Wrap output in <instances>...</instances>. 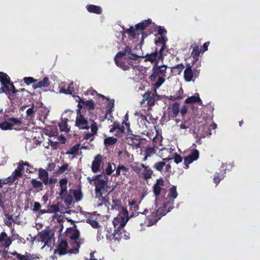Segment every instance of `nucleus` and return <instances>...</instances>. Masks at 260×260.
<instances>
[{"mask_svg":"<svg viewBox=\"0 0 260 260\" xmlns=\"http://www.w3.org/2000/svg\"><path fill=\"white\" fill-rule=\"evenodd\" d=\"M154 28H155L154 23L148 19L136 24L135 27L131 26L126 29V32L133 39L138 37L140 35H142L141 43H142L144 39L148 36L146 32H145L144 31H148L149 34H151L153 33Z\"/></svg>","mask_w":260,"mask_h":260,"instance_id":"obj_1","label":"nucleus"},{"mask_svg":"<svg viewBox=\"0 0 260 260\" xmlns=\"http://www.w3.org/2000/svg\"><path fill=\"white\" fill-rule=\"evenodd\" d=\"M124 56H127L128 59L133 60H137L140 57V56L132 52L131 48L128 46H126L121 51L117 52L114 57L115 64L124 71H128L130 69V66H133V62L132 61L125 62L122 58Z\"/></svg>","mask_w":260,"mask_h":260,"instance_id":"obj_2","label":"nucleus"},{"mask_svg":"<svg viewBox=\"0 0 260 260\" xmlns=\"http://www.w3.org/2000/svg\"><path fill=\"white\" fill-rule=\"evenodd\" d=\"M95 186V198L98 199L99 201L101 202L99 204V206H101L103 204L108 205L110 204V202L106 197H104L103 194L106 192H108V194H109L113 189L108 191V189L110 187L108 185V180L106 176L105 179H101L96 180V182H94Z\"/></svg>","mask_w":260,"mask_h":260,"instance_id":"obj_3","label":"nucleus"},{"mask_svg":"<svg viewBox=\"0 0 260 260\" xmlns=\"http://www.w3.org/2000/svg\"><path fill=\"white\" fill-rule=\"evenodd\" d=\"M127 222V219L123 220L118 218H114L113 220L114 225V232L112 234V239L118 241L124 239L127 240L129 239L130 234L127 232L124 228Z\"/></svg>","mask_w":260,"mask_h":260,"instance_id":"obj_4","label":"nucleus"},{"mask_svg":"<svg viewBox=\"0 0 260 260\" xmlns=\"http://www.w3.org/2000/svg\"><path fill=\"white\" fill-rule=\"evenodd\" d=\"M167 66L166 65L158 66L154 64L152 68V73L149 76V79L151 82H154L156 80L154 84V87L155 88H158L165 81V77L167 76Z\"/></svg>","mask_w":260,"mask_h":260,"instance_id":"obj_5","label":"nucleus"},{"mask_svg":"<svg viewBox=\"0 0 260 260\" xmlns=\"http://www.w3.org/2000/svg\"><path fill=\"white\" fill-rule=\"evenodd\" d=\"M0 207L6 217V219L9 220L13 219V215L8 213L10 208L12 207V199L8 190L0 192Z\"/></svg>","mask_w":260,"mask_h":260,"instance_id":"obj_6","label":"nucleus"},{"mask_svg":"<svg viewBox=\"0 0 260 260\" xmlns=\"http://www.w3.org/2000/svg\"><path fill=\"white\" fill-rule=\"evenodd\" d=\"M200 73V70L194 68L193 63H192L191 66L190 64H187L184 71V80L186 82H190L192 80L194 81L199 76Z\"/></svg>","mask_w":260,"mask_h":260,"instance_id":"obj_7","label":"nucleus"},{"mask_svg":"<svg viewBox=\"0 0 260 260\" xmlns=\"http://www.w3.org/2000/svg\"><path fill=\"white\" fill-rule=\"evenodd\" d=\"M21 120L16 118H9L7 120H5L0 123V128L2 130L12 129V127L16 126L15 129H21L22 127Z\"/></svg>","mask_w":260,"mask_h":260,"instance_id":"obj_8","label":"nucleus"},{"mask_svg":"<svg viewBox=\"0 0 260 260\" xmlns=\"http://www.w3.org/2000/svg\"><path fill=\"white\" fill-rule=\"evenodd\" d=\"M91 120L88 121L85 116L81 113L80 109L77 110V116L76 118L75 125L79 129H88L90 127Z\"/></svg>","mask_w":260,"mask_h":260,"instance_id":"obj_9","label":"nucleus"},{"mask_svg":"<svg viewBox=\"0 0 260 260\" xmlns=\"http://www.w3.org/2000/svg\"><path fill=\"white\" fill-rule=\"evenodd\" d=\"M145 61H149L151 63H154L155 64H157L160 60H162L164 57L162 56V52H159L157 48L155 51L150 53H147L144 56Z\"/></svg>","mask_w":260,"mask_h":260,"instance_id":"obj_10","label":"nucleus"},{"mask_svg":"<svg viewBox=\"0 0 260 260\" xmlns=\"http://www.w3.org/2000/svg\"><path fill=\"white\" fill-rule=\"evenodd\" d=\"M148 212V210L146 209H145L144 211L142 213L138 212L135 213L134 212H133L131 216L128 217V212L127 209L124 207H121V211H120V214L116 218H120V219H123V220L127 219L128 221L130 218L135 216V215L137 216L139 214V213L146 215Z\"/></svg>","mask_w":260,"mask_h":260,"instance_id":"obj_11","label":"nucleus"},{"mask_svg":"<svg viewBox=\"0 0 260 260\" xmlns=\"http://www.w3.org/2000/svg\"><path fill=\"white\" fill-rule=\"evenodd\" d=\"M90 128H91V133L84 132L83 134V139L85 140H89L91 142L93 141L94 136L97 134L98 131L96 122L92 120Z\"/></svg>","mask_w":260,"mask_h":260,"instance_id":"obj_12","label":"nucleus"},{"mask_svg":"<svg viewBox=\"0 0 260 260\" xmlns=\"http://www.w3.org/2000/svg\"><path fill=\"white\" fill-rule=\"evenodd\" d=\"M10 254L13 255L14 260H34L40 259V257L37 254H30L25 252V254L17 253L16 251L13 252Z\"/></svg>","mask_w":260,"mask_h":260,"instance_id":"obj_13","label":"nucleus"},{"mask_svg":"<svg viewBox=\"0 0 260 260\" xmlns=\"http://www.w3.org/2000/svg\"><path fill=\"white\" fill-rule=\"evenodd\" d=\"M157 96L156 91L155 89L154 91H147L143 95V101H147L149 106H152L155 104V98Z\"/></svg>","mask_w":260,"mask_h":260,"instance_id":"obj_14","label":"nucleus"},{"mask_svg":"<svg viewBox=\"0 0 260 260\" xmlns=\"http://www.w3.org/2000/svg\"><path fill=\"white\" fill-rule=\"evenodd\" d=\"M77 97L78 98V100H77V101L78 102V107L79 109H81L83 106L85 109H87L88 110H93L94 109L95 105L92 100L85 101L79 96H77Z\"/></svg>","mask_w":260,"mask_h":260,"instance_id":"obj_15","label":"nucleus"},{"mask_svg":"<svg viewBox=\"0 0 260 260\" xmlns=\"http://www.w3.org/2000/svg\"><path fill=\"white\" fill-rule=\"evenodd\" d=\"M199 157V152L198 150L194 149L192 151L190 154L184 158V165L185 166V168L188 169L189 165L197 160Z\"/></svg>","mask_w":260,"mask_h":260,"instance_id":"obj_16","label":"nucleus"},{"mask_svg":"<svg viewBox=\"0 0 260 260\" xmlns=\"http://www.w3.org/2000/svg\"><path fill=\"white\" fill-rule=\"evenodd\" d=\"M103 156L101 154L96 155L91 164V170L93 173L100 171L101 166L102 164Z\"/></svg>","mask_w":260,"mask_h":260,"instance_id":"obj_17","label":"nucleus"},{"mask_svg":"<svg viewBox=\"0 0 260 260\" xmlns=\"http://www.w3.org/2000/svg\"><path fill=\"white\" fill-rule=\"evenodd\" d=\"M165 168V172L166 173H168V175H170L171 170V166L169 164H166V162L164 161H158L155 162L153 166V168L158 171L161 172Z\"/></svg>","mask_w":260,"mask_h":260,"instance_id":"obj_18","label":"nucleus"},{"mask_svg":"<svg viewBox=\"0 0 260 260\" xmlns=\"http://www.w3.org/2000/svg\"><path fill=\"white\" fill-rule=\"evenodd\" d=\"M164 181L162 178L156 180V183L153 186V192L156 197L159 196L162 190H164Z\"/></svg>","mask_w":260,"mask_h":260,"instance_id":"obj_19","label":"nucleus"},{"mask_svg":"<svg viewBox=\"0 0 260 260\" xmlns=\"http://www.w3.org/2000/svg\"><path fill=\"white\" fill-rule=\"evenodd\" d=\"M141 167L144 170L141 173L140 177L145 180L151 179L153 173L152 170L148 166H146L143 164H141Z\"/></svg>","mask_w":260,"mask_h":260,"instance_id":"obj_20","label":"nucleus"},{"mask_svg":"<svg viewBox=\"0 0 260 260\" xmlns=\"http://www.w3.org/2000/svg\"><path fill=\"white\" fill-rule=\"evenodd\" d=\"M112 127L110 128V132H116L115 135L116 136H119L121 134L125 132V127L123 125H121L118 121H114L113 124L112 125Z\"/></svg>","mask_w":260,"mask_h":260,"instance_id":"obj_21","label":"nucleus"},{"mask_svg":"<svg viewBox=\"0 0 260 260\" xmlns=\"http://www.w3.org/2000/svg\"><path fill=\"white\" fill-rule=\"evenodd\" d=\"M12 240L8 237L7 234L3 232L0 234V246H3L6 248L9 247L12 243Z\"/></svg>","mask_w":260,"mask_h":260,"instance_id":"obj_22","label":"nucleus"},{"mask_svg":"<svg viewBox=\"0 0 260 260\" xmlns=\"http://www.w3.org/2000/svg\"><path fill=\"white\" fill-rule=\"evenodd\" d=\"M39 240L47 245L51 240L50 232L49 231L45 230L39 234Z\"/></svg>","mask_w":260,"mask_h":260,"instance_id":"obj_23","label":"nucleus"},{"mask_svg":"<svg viewBox=\"0 0 260 260\" xmlns=\"http://www.w3.org/2000/svg\"><path fill=\"white\" fill-rule=\"evenodd\" d=\"M68 244L66 240H62L59 242L57 250L58 254L60 255H64L68 253L67 248Z\"/></svg>","mask_w":260,"mask_h":260,"instance_id":"obj_24","label":"nucleus"},{"mask_svg":"<svg viewBox=\"0 0 260 260\" xmlns=\"http://www.w3.org/2000/svg\"><path fill=\"white\" fill-rule=\"evenodd\" d=\"M38 177L45 185H47L48 184V178H49V174L46 170L42 168L39 169Z\"/></svg>","mask_w":260,"mask_h":260,"instance_id":"obj_25","label":"nucleus"},{"mask_svg":"<svg viewBox=\"0 0 260 260\" xmlns=\"http://www.w3.org/2000/svg\"><path fill=\"white\" fill-rule=\"evenodd\" d=\"M197 103L199 105H202L203 103L201 99L200 98L199 94L197 93L194 95L187 98L185 101V103L186 104H190Z\"/></svg>","mask_w":260,"mask_h":260,"instance_id":"obj_26","label":"nucleus"},{"mask_svg":"<svg viewBox=\"0 0 260 260\" xmlns=\"http://www.w3.org/2000/svg\"><path fill=\"white\" fill-rule=\"evenodd\" d=\"M37 82L36 84H34L32 85L34 89L47 87L50 84V82L47 77H44L42 80Z\"/></svg>","mask_w":260,"mask_h":260,"instance_id":"obj_27","label":"nucleus"},{"mask_svg":"<svg viewBox=\"0 0 260 260\" xmlns=\"http://www.w3.org/2000/svg\"><path fill=\"white\" fill-rule=\"evenodd\" d=\"M87 11L90 13H94L98 15L102 14V8L99 6L94 5H88L86 6Z\"/></svg>","mask_w":260,"mask_h":260,"instance_id":"obj_28","label":"nucleus"},{"mask_svg":"<svg viewBox=\"0 0 260 260\" xmlns=\"http://www.w3.org/2000/svg\"><path fill=\"white\" fill-rule=\"evenodd\" d=\"M69 119L67 118H61V121L59 123L58 126L61 132L68 133L70 130V127L68 124Z\"/></svg>","mask_w":260,"mask_h":260,"instance_id":"obj_29","label":"nucleus"},{"mask_svg":"<svg viewBox=\"0 0 260 260\" xmlns=\"http://www.w3.org/2000/svg\"><path fill=\"white\" fill-rule=\"evenodd\" d=\"M184 68L185 67L182 63H180L171 67V71L172 75L174 76L180 75Z\"/></svg>","mask_w":260,"mask_h":260,"instance_id":"obj_30","label":"nucleus"},{"mask_svg":"<svg viewBox=\"0 0 260 260\" xmlns=\"http://www.w3.org/2000/svg\"><path fill=\"white\" fill-rule=\"evenodd\" d=\"M191 47H192L193 49L191 53V55L193 59V63H194L198 61L200 52H201V51L198 45H194V47L191 46Z\"/></svg>","mask_w":260,"mask_h":260,"instance_id":"obj_31","label":"nucleus"},{"mask_svg":"<svg viewBox=\"0 0 260 260\" xmlns=\"http://www.w3.org/2000/svg\"><path fill=\"white\" fill-rule=\"evenodd\" d=\"M129 139L131 141L130 143L131 145L136 147V148L140 147L142 140L140 136L138 135H133L131 137H129Z\"/></svg>","mask_w":260,"mask_h":260,"instance_id":"obj_32","label":"nucleus"},{"mask_svg":"<svg viewBox=\"0 0 260 260\" xmlns=\"http://www.w3.org/2000/svg\"><path fill=\"white\" fill-rule=\"evenodd\" d=\"M59 183L60 187L59 195L62 196L64 193L67 192L68 179L67 178H62L59 180Z\"/></svg>","mask_w":260,"mask_h":260,"instance_id":"obj_33","label":"nucleus"},{"mask_svg":"<svg viewBox=\"0 0 260 260\" xmlns=\"http://www.w3.org/2000/svg\"><path fill=\"white\" fill-rule=\"evenodd\" d=\"M22 174L20 171L18 170L17 169L12 173V175L11 177H9L8 178L7 183H13L17 178L21 177Z\"/></svg>","mask_w":260,"mask_h":260,"instance_id":"obj_34","label":"nucleus"},{"mask_svg":"<svg viewBox=\"0 0 260 260\" xmlns=\"http://www.w3.org/2000/svg\"><path fill=\"white\" fill-rule=\"evenodd\" d=\"M69 165L68 163L64 162L62 165L59 167L58 169L55 172L56 174H67L70 171Z\"/></svg>","mask_w":260,"mask_h":260,"instance_id":"obj_35","label":"nucleus"},{"mask_svg":"<svg viewBox=\"0 0 260 260\" xmlns=\"http://www.w3.org/2000/svg\"><path fill=\"white\" fill-rule=\"evenodd\" d=\"M170 109L172 117H176L180 112V104L178 103H175L172 105Z\"/></svg>","mask_w":260,"mask_h":260,"instance_id":"obj_36","label":"nucleus"},{"mask_svg":"<svg viewBox=\"0 0 260 260\" xmlns=\"http://www.w3.org/2000/svg\"><path fill=\"white\" fill-rule=\"evenodd\" d=\"M178 193L177 192V188L175 185L172 186L169 189V193L168 194L167 198L174 200L178 197Z\"/></svg>","mask_w":260,"mask_h":260,"instance_id":"obj_37","label":"nucleus"},{"mask_svg":"<svg viewBox=\"0 0 260 260\" xmlns=\"http://www.w3.org/2000/svg\"><path fill=\"white\" fill-rule=\"evenodd\" d=\"M8 84H10V83L2 84L3 86L0 88V94L4 92L8 95L10 100H12L13 98H11L10 94V86Z\"/></svg>","mask_w":260,"mask_h":260,"instance_id":"obj_38","label":"nucleus"},{"mask_svg":"<svg viewBox=\"0 0 260 260\" xmlns=\"http://www.w3.org/2000/svg\"><path fill=\"white\" fill-rule=\"evenodd\" d=\"M155 43L156 46H158L159 44L161 45V47L159 50V52H162L166 47V43L165 38L163 36L158 37L157 40H155Z\"/></svg>","mask_w":260,"mask_h":260,"instance_id":"obj_39","label":"nucleus"},{"mask_svg":"<svg viewBox=\"0 0 260 260\" xmlns=\"http://www.w3.org/2000/svg\"><path fill=\"white\" fill-rule=\"evenodd\" d=\"M30 183L32 187L35 189H40V190H43L44 183L41 181L37 180L36 179H32Z\"/></svg>","mask_w":260,"mask_h":260,"instance_id":"obj_40","label":"nucleus"},{"mask_svg":"<svg viewBox=\"0 0 260 260\" xmlns=\"http://www.w3.org/2000/svg\"><path fill=\"white\" fill-rule=\"evenodd\" d=\"M60 197L67 205H70L72 204L73 202L72 196L68 194L67 192L64 193L62 196H60Z\"/></svg>","mask_w":260,"mask_h":260,"instance_id":"obj_41","label":"nucleus"},{"mask_svg":"<svg viewBox=\"0 0 260 260\" xmlns=\"http://www.w3.org/2000/svg\"><path fill=\"white\" fill-rule=\"evenodd\" d=\"M169 211L162 205V207H159L156 211L155 214L161 218L165 216Z\"/></svg>","mask_w":260,"mask_h":260,"instance_id":"obj_42","label":"nucleus"},{"mask_svg":"<svg viewBox=\"0 0 260 260\" xmlns=\"http://www.w3.org/2000/svg\"><path fill=\"white\" fill-rule=\"evenodd\" d=\"M174 200L167 198L166 201L163 203V205L169 211L174 208Z\"/></svg>","mask_w":260,"mask_h":260,"instance_id":"obj_43","label":"nucleus"},{"mask_svg":"<svg viewBox=\"0 0 260 260\" xmlns=\"http://www.w3.org/2000/svg\"><path fill=\"white\" fill-rule=\"evenodd\" d=\"M117 139L112 137H108L105 138L104 141V143L106 146H111L114 145L117 142Z\"/></svg>","mask_w":260,"mask_h":260,"instance_id":"obj_44","label":"nucleus"},{"mask_svg":"<svg viewBox=\"0 0 260 260\" xmlns=\"http://www.w3.org/2000/svg\"><path fill=\"white\" fill-rule=\"evenodd\" d=\"M211 135V128L208 125H204L203 126V130L202 131L201 136L202 137L205 138L208 136Z\"/></svg>","mask_w":260,"mask_h":260,"instance_id":"obj_45","label":"nucleus"},{"mask_svg":"<svg viewBox=\"0 0 260 260\" xmlns=\"http://www.w3.org/2000/svg\"><path fill=\"white\" fill-rule=\"evenodd\" d=\"M0 81L2 84H5V83H10V79L6 73L0 72Z\"/></svg>","mask_w":260,"mask_h":260,"instance_id":"obj_46","label":"nucleus"},{"mask_svg":"<svg viewBox=\"0 0 260 260\" xmlns=\"http://www.w3.org/2000/svg\"><path fill=\"white\" fill-rule=\"evenodd\" d=\"M224 178V175L221 172H216L214 175L213 181L216 185Z\"/></svg>","mask_w":260,"mask_h":260,"instance_id":"obj_47","label":"nucleus"},{"mask_svg":"<svg viewBox=\"0 0 260 260\" xmlns=\"http://www.w3.org/2000/svg\"><path fill=\"white\" fill-rule=\"evenodd\" d=\"M160 219V217H158L156 214L153 215V217L148 219V226H152L156 224L157 222Z\"/></svg>","mask_w":260,"mask_h":260,"instance_id":"obj_48","label":"nucleus"},{"mask_svg":"<svg viewBox=\"0 0 260 260\" xmlns=\"http://www.w3.org/2000/svg\"><path fill=\"white\" fill-rule=\"evenodd\" d=\"M112 205L111 206L112 209H117L119 210V209L121 207V202L120 200L118 199H112Z\"/></svg>","mask_w":260,"mask_h":260,"instance_id":"obj_49","label":"nucleus"},{"mask_svg":"<svg viewBox=\"0 0 260 260\" xmlns=\"http://www.w3.org/2000/svg\"><path fill=\"white\" fill-rule=\"evenodd\" d=\"M70 191H72L73 196L75 198V199L76 201H80L82 198V194L80 190L77 189L70 190Z\"/></svg>","mask_w":260,"mask_h":260,"instance_id":"obj_50","label":"nucleus"},{"mask_svg":"<svg viewBox=\"0 0 260 260\" xmlns=\"http://www.w3.org/2000/svg\"><path fill=\"white\" fill-rule=\"evenodd\" d=\"M79 150V145L76 144L71 147L70 150L66 153L67 154L75 155L77 154Z\"/></svg>","mask_w":260,"mask_h":260,"instance_id":"obj_51","label":"nucleus"},{"mask_svg":"<svg viewBox=\"0 0 260 260\" xmlns=\"http://www.w3.org/2000/svg\"><path fill=\"white\" fill-rule=\"evenodd\" d=\"M86 222L89 224L94 229H97L99 227L98 221L92 218L87 219Z\"/></svg>","mask_w":260,"mask_h":260,"instance_id":"obj_52","label":"nucleus"},{"mask_svg":"<svg viewBox=\"0 0 260 260\" xmlns=\"http://www.w3.org/2000/svg\"><path fill=\"white\" fill-rule=\"evenodd\" d=\"M59 208L58 205L53 204L49 206L48 208V212L49 213H56L59 212Z\"/></svg>","mask_w":260,"mask_h":260,"instance_id":"obj_53","label":"nucleus"},{"mask_svg":"<svg viewBox=\"0 0 260 260\" xmlns=\"http://www.w3.org/2000/svg\"><path fill=\"white\" fill-rule=\"evenodd\" d=\"M154 26L155 28H154L153 32L155 31L156 29H157L158 34L160 35L161 36H162L163 35L167 34V31L164 27H162L160 26H157L155 24Z\"/></svg>","mask_w":260,"mask_h":260,"instance_id":"obj_54","label":"nucleus"},{"mask_svg":"<svg viewBox=\"0 0 260 260\" xmlns=\"http://www.w3.org/2000/svg\"><path fill=\"white\" fill-rule=\"evenodd\" d=\"M76 247L74 248L70 249L68 251H67L68 253L72 254H77L79 252V248L80 247V243L79 242H76Z\"/></svg>","mask_w":260,"mask_h":260,"instance_id":"obj_55","label":"nucleus"},{"mask_svg":"<svg viewBox=\"0 0 260 260\" xmlns=\"http://www.w3.org/2000/svg\"><path fill=\"white\" fill-rule=\"evenodd\" d=\"M80 237V233L78 230H75L74 233L71 235L70 237V239L71 240L74 241L76 244V242H77V240Z\"/></svg>","mask_w":260,"mask_h":260,"instance_id":"obj_56","label":"nucleus"},{"mask_svg":"<svg viewBox=\"0 0 260 260\" xmlns=\"http://www.w3.org/2000/svg\"><path fill=\"white\" fill-rule=\"evenodd\" d=\"M23 81L26 85H29V84H30L31 83L37 82L38 80L37 79H35L32 77H24L23 78Z\"/></svg>","mask_w":260,"mask_h":260,"instance_id":"obj_57","label":"nucleus"},{"mask_svg":"<svg viewBox=\"0 0 260 260\" xmlns=\"http://www.w3.org/2000/svg\"><path fill=\"white\" fill-rule=\"evenodd\" d=\"M154 147H147L145 151V154H147V156H150L151 154H155L156 151Z\"/></svg>","mask_w":260,"mask_h":260,"instance_id":"obj_58","label":"nucleus"},{"mask_svg":"<svg viewBox=\"0 0 260 260\" xmlns=\"http://www.w3.org/2000/svg\"><path fill=\"white\" fill-rule=\"evenodd\" d=\"M120 171L121 175L126 176L128 175L129 172V169L124 165H120Z\"/></svg>","mask_w":260,"mask_h":260,"instance_id":"obj_59","label":"nucleus"},{"mask_svg":"<svg viewBox=\"0 0 260 260\" xmlns=\"http://www.w3.org/2000/svg\"><path fill=\"white\" fill-rule=\"evenodd\" d=\"M24 166H29V165L28 162L26 161L23 162V160H21L19 162L17 169L22 172L24 170Z\"/></svg>","mask_w":260,"mask_h":260,"instance_id":"obj_60","label":"nucleus"},{"mask_svg":"<svg viewBox=\"0 0 260 260\" xmlns=\"http://www.w3.org/2000/svg\"><path fill=\"white\" fill-rule=\"evenodd\" d=\"M10 91H12V94L11 95V98L14 99V96L16 95L17 92H18L20 90L16 89L13 83H10Z\"/></svg>","mask_w":260,"mask_h":260,"instance_id":"obj_61","label":"nucleus"},{"mask_svg":"<svg viewBox=\"0 0 260 260\" xmlns=\"http://www.w3.org/2000/svg\"><path fill=\"white\" fill-rule=\"evenodd\" d=\"M114 101L113 100H112L110 102H109L108 104L107 108H108V109L107 111L106 115H107V114L108 113H111V112L113 110V108H114Z\"/></svg>","mask_w":260,"mask_h":260,"instance_id":"obj_62","label":"nucleus"},{"mask_svg":"<svg viewBox=\"0 0 260 260\" xmlns=\"http://www.w3.org/2000/svg\"><path fill=\"white\" fill-rule=\"evenodd\" d=\"M131 168L137 174L140 176L141 174V167L138 166H131Z\"/></svg>","mask_w":260,"mask_h":260,"instance_id":"obj_63","label":"nucleus"},{"mask_svg":"<svg viewBox=\"0 0 260 260\" xmlns=\"http://www.w3.org/2000/svg\"><path fill=\"white\" fill-rule=\"evenodd\" d=\"M183 98L182 95L180 94H174L173 95H170L168 97V99L172 101H174L177 100L182 99Z\"/></svg>","mask_w":260,"mask_h":260,"instance_id":"obj_64","label":"nucleus"}]
</instances>
